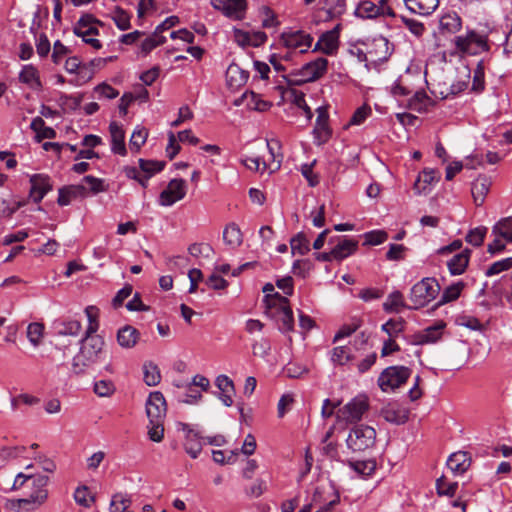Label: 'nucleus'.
<instances>
[{
    "label": "nucleus",
    "mask_w": 512,
    "mask_h": 512,
    "mask_svg": "<svg viewBox=\"0 0 512 512\" xmlns=\"http://www.w3.org/2000/svg\"><path fill=\"white\" fill-rule=\"evenodd\" d=\"M359 242L355 239L344 238L340 240L333 250V256L336 261H342L343 259L353 255L358 249Z\"/></svg>",
    "instance_id": "bb28decb"
},
{
    "label": "nucleus",
    "mask_w": 512,
    "mask_h": 512,
    "mask_svg": "<svg viewBox=\"0 0 512 512\" xmlns=\"http://www.w3.org/2000/svg\"><path fill=\"white\" fill-rule=\"evenodd\" d=\"M30 183V197L36 203H39L44 196L52 190L50 178L43 174H35L31 176Z\"/></svg>",
    "instance_id": "f3484780"
},
{
    "label": "nucleus",
    "mask_w": 512,
    "mask_h": 512,
    "mask_svg": "<svg viewBox=\"0 0 512 512\" xmlns=\"http://www.w3.org/2000/svg\"><path fill=\"white\" fill-rule=\"evenodd\" d=\"M249 78L248 71L239 65L232 63L226 70V81L230 88L235 89L243 86Z\"/></svg>",
    "instance_id": "b1692460"
},
{
    "label": "nucleus",
    "mask_w": 512,
    "mask_h": 512,
    "mask_svg": "<svg viewBox=\"0 0 512 512\" xmlns=\"http://www.w3.org/2000/svg\"><path fill=\"white\" fill-rule=\"evenodd\" d=\"M473 39H478L480 45H485L484 37L475 32H470L466 36L455 37L454 43L458 50L472 54V53H475V51L473 49V45H472Z\"/></svg>",
    "instance_id": "473e14b6"
},
{
    "label": "nucleus",
    "mask_w": 512,
    "mask_h": 512,
    "mask_svg": "<svg viewBox=\"0 0 512 512\" xmlns=\"http://www.w3.org/2000/svg\"><path fill=\"white\" fill-rule=\"evenodd\" d=\"M290 247L293 255H306L310 251V241L304 232H298L290 239Z\"/></svg>",
    "instance_id": "c9c22d12"
},
{
    "label": "nucleus",
    "mask_w": 512,
    "mask_h": 512,
    "mask_svg": "<svg viewBox=\"0 0 512 512\" xmlns=\"http://www.w3.org/2000/svg\"><path fill=\"white\" fill-rule=\"evenodd\" d=\"M376 440V431L368 425H356L353 427L347 437V446L353 452H363L374 446Z\"/></svg>",
    "instance_id": "39448f33"
},
{
    "label": "nucleus",
    "mask_w": 512,
    "mask_h": 512,
    "mask_svg": "<svg viewBox=\"0 0 512 512\" xmlns=\"http://www.w3.org/2000/svg\"><path fill=\"white\" fill-rule=\"evenodd\" d=\"M362 325V320L358 317H353L349 323L344 324L339 331L335 334L333 341L336 342L339 339L350 336Z\"/></svg>",
    "instance_id": "49530a36"
},
{
    "label": "nucleus",
    "mask_w": 512,
    "mask_h": 512,
    "mask_svg": "<svg viewBox=\"0 0 512 512\" xmlns=\"http://www.w3.org/2000/svg\"><path fill=\"white\" fill-rule=\"evenodd\" d=\"M147 135H148V133L144 128L137 127L133 131L130 141H129L130 149L134 150L136 152L139 151L141 146L146 142Z\"/></svg>",
    "instance_id": "4d7b16f0"
},
{
    "label": "nucleus",
    "mask_w": 512,
    "mask_h": 512,
    "mask_svg": "<svg viewBox=\"0 0 512 512\" xmlns=\"http://www.w3.org/2000/svg\"><path fill=\"white\" fill-rule=\"evenodd\" d=\"M47 475H33L29 479L30 493L26 498L29 501V507H24L25 512H32L43 506L49 497L47 486L49 484Z\"/></svg>",
    "instance_id": "20e7f679"
},
{
    "label": "nucleus",
    "mask_w": 512,
    "mask_h": 512,
    "mask_svg": "<svg viewBox=\"0 0 512 512\" xmlns=\"http://www.w3.org/2000/svg\"><path fill=\"white\" fill-rule=\"evenodd\" d=\"M484 70H485L484 63H483V61H480L477 64L476 69L474 70L473 82H472V91H474L476 93L482 92L485 88V80H484L485 72H484Z\"/></svg>",
    "instance_id": "603ef678"
},
{
    "label": "nucleus",
    "mask_w": 512,
    "mask_h": 512,
    "mask_svg": "<svg viewBox=\"0 0 512 512\" xmlns=\"http://www.w3.org/2000/svg\"><path fill=\"white\" fill-rule=\"evenodd\" d=\"M409 308L404 302L403 294L396 290L388 295L387 300L383 303L385 312H398L399 308Z\"/></svg>",
    "instance_id": "58836bf2"
},
{
    "label": "nucleus",
    "mask_w": 512,
    "mask_h": 512,
    "mask_svg": "<svg viewBox=\"0 0 512 512\" xmlns=\"http://www.w3.org/2000/svg\"><path fill=\"white\" fill-rule=\"evenodd\" d=\"M347 465L357 474L362 476H370L376 470V461L373 459L361 461L348 460Z\"/></svg>",
    "instance_id": "e433bc0d"
},
{
    "label": "nucleus",
    "mask_w": 512,
    "mask_h": 512,
    "mask_svg": "<svg viewBox=\"0 0 512 512\" xmlns=\"http://www.w3.org/2000/svg\"><path fill=\"white\" fill-rule=\"evenodd\" d=\"M104 347L102 337L82 338L80 341V350L74 356L72 361V371L76 375L83 374L89 367L95 364Z\"/></svg>",
    "instance_id": "f257e3e1"
},
{
    "label": "nucleus",
    "mask_w": 512,
    "mask_h": 512,
    "mask_svg": "<svg viewBox=\"0 0 512 512\" xmlns=\"http://www.w3.org/2000/svg\"><path fill=\"white\" fill-rule=\"evenodd\" d=\"M379 11L380 10L375 3L369 0H364L358 4L355 10V15L360 18H376L382 16Z\"/></svg>",
    "instance_id": "4c0bfd02"
},
{
    "label": "nucleus",
    "mask_w": 512,
    "mask_h": 512,
    "mask_svg": "<svg viewBox=\"0 0 512 512\" xmlns=\"http://www.w3.org/2000/svg\"><path fill=\"white\" fill-rule=\"evenodd\" d=\"M429 100L424 91H417L409 100V108L418 112L424 111Z\"/></svg>",
    "instance_id": "864d4df0"
},
{
    "label": "nucleus",
    "mask_w": 512,
    "mask_h": 512,
    "mask_svg": "<svg viewBox=\"0 0 512 512\" xmlns=\"http://www.w3.org/2000/svg\"><path fill=\"white\" fill-rule=\"evenodd\" d=\"M493 234L512 242V217H506L498 221L492 228Z\"/></svg>",
    "instance_id": "ea45409f"
},
{
    "label": "nucleus",
    "mask_w": 512,
    "mask_h": 512,
    "mask_svg": "<svg viewBox=\"0 0 512 512\" xmlns=\"http://www.w3.org/2000/svg\"><path fill=\"white\" fill-rule=\"evenodd\" d=\"M445 326V323L440 321L432 326L427 327L423 331L413 336L412 343L415 345H423L437 342L441 338L442 331Z\"/></svg>",
    "instance_id": "a211bd4d"
},
{
    "label": "nucleus",
    "mask_w": 512,
    "mask_h": 512,
    "mask_svg": "<svg viewBox=\"0 0 512 512\" xmlns=\"http://www.w3.org/2000/svg\"><path fill=\"white\" fill-rule=\"evenodd\" d=\"M393 53V46L389 40L383 36L374 38L371 42L370 48L368 49L369 63L366 67L369 69V64L376 66L386 62Z\"/></svg>",
    "instance_id": "1a4fd4ad"
},
{
    "label": "nucleus",
    "mask_w": 512,
    "mask_h": 512,
    "mask_svg": "<svg viewBox=\"0 0 512 512\" xmlns=\"http://www.w3.org/2000/svg\"><path fill=\"white\" fill-rule=\"evenodd\" d=\"M88 189L86 186L79 185H67L63 186L58 190L57 203L59 206H67L75 199H83L87 197Z\"/></svg>",
    "instance_id": "dca6fc26"
},
{
    "label": "nucleus",
    "mask_w": 512,
    "mask_h": 512,
    "mask_svg": "<svg viewBox=\"0 0 512 512\" xmlns=\"http://www.w3.org/2000/svg\"><path fill=\"white\" fill-rule=\"evenodd\" d=\"M223 240L231 249L238 248L243 242L240 227L234 222L227 224L223 231Z\"/></svg>",
    "instance_id": "c756f323"
},
{
    "label": "nucleus",
    "mask_w": 512,
    "mask_h": 512,
    "mask_svg": "<svg viewBox=\"0 0 512 512\" xmlns=\"http://www.w3.org/2000/svg\"><path fill=\"white\" fill-rule=\"evenodd\" d=\"M491 181L485 176L478 177L471 186V193L474 203L481 206L484 202L485 196L489 192Z\"/></svg>",
    "instance_id": "cd10ccee"
},
{
    "label": "nucleus",
    "mask_w": 512,
    "mask_h": 512,
    "mask_svg": "<svg viewBox=\"0 0 512 512\" xmlns=\"http://www.w3.org/2000/svg\"><path fill=\"white\" fill-rule=\"evenodd\" d=\"M115 391V386L112 381L100 380L94 385V392L100 397H109Z\"/></svg>",
    "instance_id": "774afa93"
},
{
    "label": "nucleus",
    "mask_w": 512,
    "mask_h": 512,
    "mask_svg": "<svg viewBox=\"0 0 512 512\" xmlns=\"http://www.w3.org/2000/svg\"><path fill=\"white\" fill-rule=\"evenodd\" d=\"M215 384L220 390L219 399L226 407H230L233 404V395L235 394L233 381L226 375H219Z\"/></svg>",
    "instance_id": "aec40b11"
},
{
    "label": "nucleus",
    "mask_w": 512,
    "mask_h": 512,
    "mask_svg": "<svg viewBox=\"0 0 512 512\" xmlns=\"http://www.w3.org/2000/svg\"><path fill=\"white\" fill-rule=\"evenodd\" d=\"M328 60L320 57L314 61L308 62L294 75L300 76L299 79L293 80L295 84L312 82L319 79L327 71Z\"/></svg>",
    "instance_id": "6e6552de"
},
{
    "label": "nucleus",
    "mask_w": 512,
    "mask_h": 512,
    "mask_svg": "<svg viewBox=\"0 0 512 512\" xmlns=\"http://www.w3.org/2000/svg\"><path fill=\"white\" fill-rule=\"evenodd\" d=\"M165 162H139V166H126L124 172L130 179L146 187L147 181L157 172L163 170Z\"/></svg>",
    "instance_id": "423d86ee"
},
{
    "label": "nucleus",
    "mask_w": 512,
    "mask_h": 512,
    "mask_svg": "<svg viewBox=\"0 0 512 512\" xmlns=\"http://www.w3.org/2000/svg\"><path fill=\"white\" fill-rule=\"evenodd\" d=\"M19 80L33 89H40L42 87L38 70L30 64L23 66L19 74Z\"/></svg>",
    "instance_id": "2f4dec72"
},
{
    "label": "nucleus",
    "mask_w": 512,
    "mask_h": 512,
    "mask_svg": "<svg viewBox=\"0 0 512 512\" xmlns=\"http://www.w3.org/2000/svg\"><path fill=\"white\" fill-rule=\"evenodd\" d=\"M64 68L70 74H82L83 70L88 69V65L82 63L77 56H71L66 59Z\"/></svg>",
    "instance_id": "bf43d9fd"
},
{
    "label": "nucleus",
    "mask_w": 512,
    "mask_h": 512,
    "mask_svg": "<svg viewBox=\"0 0 512 512\" xmlns=\"http://www.w3.org/2000/svg\"><path fill=\"white\" fill-rule=\"evenodd\" d=\"M113 20L116 26L122 31L130 28V15L121 7L115 8Z\"/></svg>",
    "instance_id": "69168bd1"
},
{
    "label": "nucleus",
    "mask_w": 512,
    "mask_h": 512,
    "mask_svg": "<svg viewBox=\"0 0 512 512\" xmlns=\"http://www.w3.org/2000/svg\"><path fill=\"white\" fill-rule=\"evenodd\" d=\"M44 325L38 322L30 323L27 327V337L33 346H38L42 340Z\"/></svg>",
    "instance_id": "3c124183"
},
{
    "label": "nucleus",
    "mask_w": 512,
    "mask_h": 512,
    "mask_svg": "<svg viewBox=\"0 0 512 512\" xmlns=\"http://www.w3.org/2000/svg\"><path fill=\"white\" fill-rule=\"evenodd\" d=\"M337 24L332 30L323 33L317 41L314 50H320L326 55H334L339 47V31Z\"/></svg>",
    "instance_id": "2eb2a0df"
},
{
    "label": "nucleus",
    "mask_w": 512,
    "mask_h": 512,
    "mask_svg": "<svg viewBox=\"0 0 512 512\" xmlns=\"http://www.w3.org/2000/svg\"><path fill=\"white\" fill-rule=\"evenodd\" d=\"M273 317L276 318L278 328L282 333H288L294 329V317L290 304L274 309Z\"/></svg>",
    "instance_id": "6ab92c4d"
},
{
    "label": "nucleus",
    "mask_w": 512,
    "mask_h": 512,
    "mask_svg": "<svg viewBox=\"0 0 512 512\" xmlns=\"http://www.w3.org/2000/svg\"><path fill=\"white\" fill-rule=\"evenodd\" d=\"M472 251L465 248L460 253L454 255L448 262L447 267L451 275H461L468 267Z\"/></svg>",
    "instance_id": "412c9836"
},
{
    "label": "nucleus",
    "mask_w": 512,
    "mask_h": 512,
    "mask_svg": "<svg viewBox=\"0 0 512 512\" xmlns=\"http://www.w3.org/2000/svg\"><path fill=\"white\" fill-rule=\"evenodd\" d=\"M312 267L313 265L308 259H298L292 264V272L297 276L305 278Z\"/></svg>",
    "instance_id": "338daca9"
},
{
    "label": "nucleus",
    "mask_w": 512,
    "mask_h": 512,
    "mask_svg": "<svg viewBox=\"0 0 512 512\" xmlns=\"http://www.w3.org/2000/svg\"><path fill=\"white\" fill-rule=\"evenodd\" d=\"M95 23L100 24V21L97 20L91 14H85L80 17L73 28V32L77 36H94L98 35V29L93 25Z\"/></svg>",
    "instance_id": "5701e85b"
},
{
    "label": "nucleus",
    "mask_w": 512,
    "mask_h": 512,
    "mask_svg": "<svg viewBox=\"0 0 512 512\" xmlns=\"http://www.w3.org/2000/svg\"><path fill=\"white\" fill-rule=\"evenodd\" d=\"M405 320L403 318L389 319L385 324L382 325L381 329L387 333L389 338H396L405 329Z\"/></svg>",
    "instance_id": "37998d69"
},
{
    "label": "nucleus",
    "mask_w": 512,
    "mask_h": 512,
    "mask_svg": "<svg viewBox=\"0 0 512 512\" xmlns=\"http://www.w3.org/2000/svg\"><path fill=\"white\" fill-rule=\"evenodd\" d=\"M327 6L328 18H336L341 16L346 11L345 0H325Z\"/></svg>",
    "instance_id": "5fc2aeb1"
},
{
    "label": "nucleus",
    "mask_w": 512,
    "mask_h": 512,
    "mask_svg": "<svg viewBox=\"0 0 512 512\" xmlns=\"http://www.w3.org/2000/svg\"><path fill=\"white\" fill-rule=\"evenodd\" d=\"M211 5L225 16L235 20L242 19L246 10L245 0H211Z\"/></svg>",
    "instance_id": "ddd939ff"
},
{
    "label": "nucleus",
    "mask_w": 512,
    "mask_h": 512,
    "mask_svg": "<svg viewBox=\"0 0 512 512\" xmlns=\"http://www.w3.org/2000/svg\"><path fill=\"white\" fill-rule=\"evenodd\" d=\"M166 38L155 31L151 36L147 37L141 44L142 51L147 54L157 46L163 44Z\"/></svg>",
    "instance_id": "13d9d810"
},
{
    "label": "nucleus",
    "mask_w": 512,
    "mask_h": 512,
    "mask_svg": "<svg viewBox=\"0 0 512 512\" xmlns=\"http://www.w3.org/2000/svg\"><path fill=\"white\" fill-rule=\"evenodd\" d=\"M317 162L304 163L301 166V173L303 177L307 180L308 185L310 187H316L320 183V176L318 173L314 172V167Z\"/></svg>",
    "instance_id": "de8ad7c7"
},
{
    "label": "nucleus",
    "mask_w": 512,
    "mask_h": 512,
    "mask_svg": "<svg viewBox=\"0 0 512 512\" xmlns=\"http://www.w3.org/2000/svg\"><path fill=\"white\" fill-rule=\"evenodd\" d=\"M188 252L195 258L205 257L209 258L214 250L208 243H193L188 247Z\"/></svg>",
    "instance_id": "6e6d98bb"
},
{
    "label": "nucleus",
    "mask_w": 512,
    "mask_h": 512,
    "mask_svg": "<svg viewBox=\"0 0 512 512\" xmlns=\"http://www.w3.org/2000/svg\"><path fill=\"white\" fill-rule=\"evenodd\" d=\"M365 241L363 245H379L385 242L388 238L387 232L383 230H374L364 234Z\"/></svg>",
    "instance_id": "0e129e2a"
},
{
    "label": "nucleus",
    "mask_w": 512,
    "mask_h": 512,
    "mask_svg": "<svg viewBox=\"0 0 512 512\" xmlns=\"http://www.w3.org/2000/svg\"><path fill=\"white\" fill-rule=\"evenodd\" d=\"M512 268V257L494 262L485 272L487 277L497 275Z\"/></svg>",
    "instance_id": "680f3d73"
},
{
    "label": "nucleus",
    "mask_w": 512,
    "mask_h": 512,
    "mask_svg": "<svg viewBox=\"0 0 512 512\" xmlns=\"http://www.w3.org/2000/svg\"><path fill=\"white\" fill-rule=\"evenodd\" d=\"M351 359L350 349L346 346L335 347L332 351L331 360L338 365H344Z\"/></svg>",
    "instance_id": "e2e57ef3"
},
{
    "label": "nucleus",
    "mask_w": 512,
    "mask_h": 512,
    "mask_svg": "<svg viewBox=\"0 0 512 512\" xmlns=\"http://www.w3.org/2000/svg\"><path fill=\"white\" fill-rule=\"evenodd\" d=\"M178 427L185 432L184 449L186 453L193 459L197 458L202 451V437L189 424L180 422Z\"/></svg>",
    "instance_id": "4468645a"
},
{
    "label": "nucleus",
    "mask_w": 512,
    "mask_h": 512,
    "mask_svg": "<svg viewBox=\"0 0 512 512\" xmlns=\"http://www.w3.org/2000/svg\"><path fill=\"white\" fill-rule=\"evenodd\" d=\"M412 374V369L395 365L385 368L378 377V386L383 392L394 391L407 382Z\"/></svg>",
    "instance_id": "7ed1b4c3"
},
{
    "label": "nucleus",
    "mask_w": 512,
    "mask_h": 512,
    "mask_svg": "<svg viewBox=\"0 0 512 512\" xmlns=\"http://www.w3.org/2000/svg\"><path fill=\"white\" fill-rule=\"evenodd\" d=\"M285 47L299 49L300 53L306 52L312 44L313 38L302 30L287 31L281 35Z\"/></svg>",
    "instance_id": "f8f14e48"
},
{
    "label": "nucleus",
    "mask_w": 512,
    "mask_h": 512,
    "mask_svg": "<svg viewBox=\"0 0 512 512\" xmlns=\"http://www.w3.org/2000/svg\"><path fill=\"white\" fill-rule=\"evenodd\" d=\"M187 193L186 182L183 179H172L167 187L160 193L159 203L162 206H171L182 200Z\"/></svg>",
    "instance_id": "9d476101"
},
{
    "label": "nucleus",
    "mask_w": 512,
    "mask_h": 512,
    "mask_svg": "<svg viewBox=\"0 0 512 512\" xmlns=\"http://www.w3.org/2000/svg\"><path fill=\"white\" fill-rule=\"evenodd\" d=\"M383 417L387 422L393 424H404L408 421V414L406 411L395 410V409H385L382 411Z\"/></svg>",
    "instance_id": "09e8293b"
},
{
    "label": "nucleus",
    "mask_w": 512,
    "mask_h": 512,
    "mask_svg": "<svg viewBox=\"0 0 512 512\" xmlns=\"http://www.w3.org/2000/svg\"><path fill=\"white\" fill-rule=\"evenodd\" d=\"M148 435L151 441L161 442L164 437V421L156 423L153 420H149Z\"/></svg>",
    "instance_id": "052dcab7"
},
{
    "label": "nucleus",
    "mask_w": 512,
    "mask_h": 512,
    "mask_svg": "<svg viewBox=\"0 0 512 512\" xmlns=\"http://www.w3.org/2000/svg\"><path fill=\"white\" fill-rule=\"evenodd\" d=\"M406 7L413 13L419 15H429L438 6V0H403Z\"/></svg>",
    "instance_id": "c85d7f7f"
},
{
    "label": "nucleus",
    "mask_w": 512,
    "mask_h": 512,
    "mask_svg": "<svg viewBox=\"0 0 512 512\" xmlns=\"http://www.w3.org/2000/svg\"><path fill=\"white\" fill-rule=\"evenodd\" d=\"M471 464V458L468 456L467 452L458 451L451 454L447 460V467L454 474H462L464 473Z\"/></svg>",
    "instance_id": "a878e982"
},
{
    "label": "nucleus",
    "mask_w": 512,
    "mask_h": 512,
    "mask_svg": "<svg viewBox=\"0 0 512 512\" xmlns=\"http://www.w3.org/2000/svg\"><path fill=\"white\" fill-rule=\"evenodd\" d=\"M111 135V148L115 154L122 157L126 155L125 132L117 122H111L109 126Z\"/></svg>",
    "instance_id": "4be33fe9"
},
{
    "label": "nucleus",
    "mask_w": 512,
    "mask_h": 512,
    "mask_svg": "<svg viewBox=\"0 0 512 512\" xmlns=\"http://www.w3.org/2000/svg\"><path fill=\"white\" fill-rule=\"evenodd\" d=\"M458 488L457 482L447 483L446 478L441 476L436 480V490L439 496L453 497L456 494Z\"/></svg>",
    "instance_id": "a18cd8bd"
},
{
    "label": "nucleus",
    "mask_w": 512,
    "mask_h": 512,
    "mask_svg": "<svg viewBox=\"0 0 512 512\" xmlns=\"http://www.w3.org/2000/svg\"><path fill=\"white\" fill-rule=\"evenodd\" d=\"M55 332L63 336H76L81 331V323L77 320H59L53 324Z\"/></svg>",
    "instance_id": "7c9ffc66"
},
{
    "label": "nucleus",
    "mask_w": 512,
    "mask_h": 512,
    "mask_svg": "<svg viewBox=\"0 0 512 512\" xmlns=\"http://www.w3.org/2000/svg\"><path fill=\"white\" fill-rule=\"evenodd\" d=\"M439 26L442 33H455L461 28V18L455 12L444 14Z\"/></svg>",
    "instance_id": "f704fd0d"
},
{
    "label": "nucleus",
    "mask_w": 512,
    "mask_h": 512,
    "mask_svg": "<svg viewBox=\"0 0 512 512\" xmlns=\"http://www.w3.org/2000/svg\"><path fill=\"white\" fill-rule=\"evenodd\" d=\"M140 339V332L131 325H125L117 332L118 344L126 349L133 348Z\"/></svg>",
    "instance_id": "393cba45"
},
{
    "label": "nucleus",
    "mask_w": 512,
    "mask_h": 512,
    "mask_svg": "<svg viewBox=\"0 0 512 512\" xmlns=\"http://www.w3.org/2000/svg\"><path fill=\"white\" fill-rule=\"evenodd\" d=\"M368 408L369 403L366 397H355L338 410L337 416L348 423H356L362 419Z\"/></svg>",
    "instance_id": "0eeeda50"
},
{
    "label": "nucleus",
    "mask_w": 512,
    "mask_h": 512,
    "mask_svg": "<svg viewBox=\"0 0 512 512\" xmlns=\"http://www.w3.org/2000/svg\"><path fill=\"white\" fill-rule=\"evenodd\" d=\"M166 411L167 405L164 395L160 391L151 392L146 401V414L148 419L156 423H158V421H164Z\"/></svg>",
    "instance_id": "9b49d317"
},
{
    "label": "nucleus",
    "mask_w": 512,
    "mask_h": 512,
    "mask_svg": "<svg viewBox=\"0 0 512 512\" xmlns=\"http://www.w3.org/2000/svg\"><path fill=\"white\" fill-rule=\"evenodd\" d=\"M486 233H487L486 227H484V226L476 227L474 229H471L467 233L465 240H466V242H468L469 244H471L475 247H480L484 242Z\"/></svg>",
    "instance_id": "8fccbe9b"
},
{
    "label": "nucleus",
    "mask_w": 512,
    "mask_h": 512,
    "mask_svg": "<svg viewBox=\"0 0 512 512\" xmlns=\"http://www.w3.org/2000/svg\"><path fill=\"white\" fill-rule=\"evenodd\" d=\"M465 287V283L462 281H459L457 283H454L444 289L441 295V299L439 301V304H446L452 301H455L459 298L462 290Z\"/></svg>",
    "instance_id": "a19ab883"
},
{
    "label": "nucleus",
    "mask_w": 512,
    "mask_h": 512,
    "mask_svg": "<svg viewBox=\"0 0 512 512\" xmlns=\"http://www.w3.org/2000/svg\"><path fill=\"white\" fill-rule=\"evenodd\" d=\"M263 301L265 304L266 313H268V311L277 309L278 307L289 304V299L285 296H282L278 292L266 294Z\"/></svg>",
    "instance_id": "c03bdc74"
},
{
    "label": "nucleus",
    "mask_w": 512,
    "mask_h": 512,
    "mask_svg": "<svg viewBox=\"0 0 512 512\" xmlns=\"http://www.w3.org/2000/svg\"><path fill=\"white\" fill-rule=\"evenodd\" d=\"M144 370V382L148 386H156L161 381V374L156 364L149 362L143 366Z\"/></svg>",
    "instance_id": "79ce46f5"
},
{
    "label": "nucleus",
    "mask_w": 512,
    "mask_h": 512,
    "mask_svg": "<svg viewBox=\"0 0 512 512\" xmlns=\"http://www.w3.org/2000/svg\"><path fill=\"white\" fill-rule=\"evenodd\" d=\"M440 285L435 278H423L416 283L410 292V301L412 305L409 309H419L434 300L439 294Z\"/></svg>",
    "instance_id": "f03ea898"
},
{
    "label": "nucleus",
    "mask_w": 512,
    "mask_h": 512,
    "mask_svg": "<svg viewBox=\"0 0 512 512\" xmlns=\"http://www.w3.org/2000/svg\"><path fill=\"white\" fill-rule=\"evenodd\" d=\"M436 174L434 170H423L414 182L413 190L415 194L421 195L428 193V187L436 179Z\"/></svg>",
    "instance_id": "72a5a7b5"
}]
</instances>
